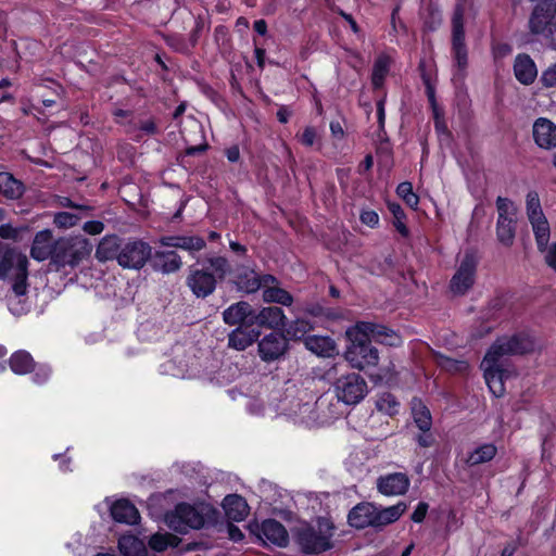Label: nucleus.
Returning <instances> with one entry per match:
<instances>
[{"label": "nucleus", "mask_w": 556, "mask_h": 556, "mask_svg": "<svg viewBox=\"0 0 556 556\" xmlns=\"http://www.w3.org/2000/svg\"><path fill=\"white\" fill-rule=\"evenodd\" d=\"M497 453V448L492 443H485L476 447L466 458L468 466H478L492 460Z\"/></svg>", "instance_id": "nucleus-34"}, {"label": "nucleus", "mask_w": 556, "mask_h": 556, "mask_svg": "<svg viewBox=\"0 0 556 556\" xmlns=\"http://www.w3.org/2000/svg\"><path fill=\"white\" fill-rule=\"evenodd\" d=\"M406 508L407 505L403 502H399L386 508H380L375 505L374 528H382L395 522L405 513Z\"/></svg>", "instance_id": "nucleus-28"}, {"label": "nucleus", "mask_w": 556, "mask_h": 556, "mask_svg": "<svg viewBox=\"0 0 556 556\" xmlns=\"http://www.w3.org/2000/svg\"><path fill=\"white\" fill-rule=\"evenodd\" d=\"M252 318L253 308L245 301L233 303L223 312V320L229 326L251 327L253 326V323H250Z\"/></svg>", "instance_id": "nucleus-19"}, {"label": "nucleus", "mask_w": 556, "mask_h": 556, "mask_svg": "<svg viewBox=\"0 0 556 556\" xmlns=\"http://www.w3.org/2000/svg\"><path fill=\"white\" fill-rule=\"evenodd\" d=\"M377 490L386 496H397L405 494L410 485V480L405 472H392L378 477Z\"/></svg>", "instance_id": "nucleus-13"}, {"label": "nucleus", "mask_w": 556, "mask_h": 556, "mask_svg": "<svg viewBox=\"0 0 556 556\" xmlns=\"http://www.w3.org/2000/svg\"><path fill=\"white\" fill-rule=\"evenodd\" d=\"M412 416L416 427L420 431L431 430L432 417L428 407L420 399L414 397L412 400Z\"/></svg>", "instance_id": "nucleus-32"}, {"label": "nucleus", "mask_w": 556, "mask_h": 556, "mask_svg": "<svg viewBox=\"0 0 556 556\" xmlns=\"http://www.w3.org/2000/svg\"><path fill=\"white\" fill-rule=\"evenodd\" d=\"M27 257L17 258V270L15 271L12 292L10 294L26 295L27 293Z\"/></svg>", "instance_id": "nucleus-36"}, {"label": "nucleus", "mask_w": 556, "mask_h": 556, "mask_svg": "<svg viewBox=\"0 0 556 556\" xmlns=\"http://www.w3.org/2000/svg\"><path fill=\"white\" fill-rule=\"evenodd\" d=\"M60 204L64 207L75 208L81 213H90L92 211V206L87 204H77L68 198H62Z\"/></svg>", "instance_id": "nucleus-57"}, {"label": "nucleus", "mask_w": 556, "mask_h": 556, "mask_svg": "<svg viewBox=\"0 0 556 556\" xmlns=\"http://www.w3.org/2000/svg\"><path fill=\"white\" fill-rule=\"evenodd\" d=\"M91 251V242L81 236L60 238L54 241L53 264L58 267H76Z\"/></svg>", "instance_id": "nucleus-5"}, {"label": "nucleus", "mask_w": 556, "mask_h": 556, "mask_svg": "<svg viewBox=\"0 0 556 556\" xmlns=\"http://www.w3.org/2000/svg\"><path fill=\"white\" fill-rule=\"evenodd\" d=\"M257 536L265 545L273 544L285 547L289 542V534L282 523L275 519H266L260 526Z\"/></svg>", "instance_id": "nucleus-14"}, {"label": "nucleus", "mask_w": 556, "mask_h": 556, "mask_svg": "<svg viewBox=\"0 0 556 556\" xmlns=\"http://www.w3.org/2000/svg\"><path fill=\"white\" fill-rule=\"evenodd\" d=\"M138 128L147 135H154L157 132V126L151 118L140 122Z\"/></svg>", "instance_id": "nucleus-62"}, {"label": "nucleus", "mask_w": 556, "mask_h": 556, "mask_svg": "<svg viewBox=\"0 0 556 556\" xmlns=\"http://www.w3.org/2000/svg\"><path fill=\"white\" fill-rule=\"evenodd\" d=\"M333 390L339 401L346 405H356L367 395L368 386L363 376L350 372L337 378Z\"/></svg>", "instance_id": "nucleus-7"}, {"label": "nucleus", "mask_w": 556, "mask_h": 556, "mask_svg": "<svg viewBox=\"0 0 556 556\" xmlns=\"http://www.w3.org/2000/svg\"><path fill=\"white\" fill-rule=\"evenodd\" d=\"M514 74L522 85H531L535 80L538 68L530 55L521 53L515 58Z\"/></svg>", "instance_id": "nucleus-25"}, {"label": "nucleus", "mask_w": 556, "mask_h": 556, "mask_svg": "<svg viewBox=\"0 0 556 556\" xmlns=\"http://www.w3.org/2000/svg\"><path fill=\"white\" fill-rule=\"evenodd\" d=\"M25 192L24 184L16 179L11 173H0V193L8 200H17Z\"/></svg>", "instance_id": "nucleus-31"}, {"label": "nucleus", "mask_w": 556, "mask_h": 556, "mask_svg": "<svg viewBox=\"0 0 556 556\" xmlns=\"http://www.w3.org/2000/svg\"><path fill=\"white\" fill-rule=\"evenodd\" d=\"M226 156L229 162L236 163L240 159V150L237 146H232L226 150Z\"/></svg>", "instance_id": "nucleus-64"}, {"label": "nucleus", "mask_w": 556, "mask_h": 556, "mask_svg": "<svg viewBox=\"0 0 556 556\" xmlns=\"http://www.w3.org/2000/svg\"><path fill=\"white\" fill-rule=\"evenodd\" d=\"M54 241L52 232L49 229L38 231L33 240L30 256L36 261H46L51 258L53 263Z\"/></svg>", "instance_id": "nucleus-21"}, {"label": "nucleus", "mask_w": 556, "mask_h": 556, "mask_svg": "<svg viewBox=\"0 0 556 556\" xmlns=\"http://www.w3.org/2000/svg\"><path fill=\"white\" fill-rule=\"evenodd\" d=\"M428 504L425 502H420L417 507L415 508L414 513L412 514L410 518L414 522H421L424 521L427 511H428Z\"/></svg>", "instance_id": "nucleus-58"}, {"label": "nucleus", "mask_w": 556, "mask_h": 556, "mask_svg": "<svg viewBox=\"0 0 556 556\" xmlns=\"http://www.w3.org/2000/svg\"><path fill=\"white\" fill-rule=\"evenodd\" d=\"M85 232L89 235H100L104 230V224L101 220H89L83 226Z\"/></svg>", "instance_id": "nucleus-54"}, {"label": "nucleus", "mask_w": 556, "mask_h": 556, "mask_svg": "<svg viewBox=\"0 0 556 556\" xmlns=\"http://www.w3.org/2000/svg\"><path fill=\"white\" fill-rule=\"evenodd\" d=\"M263 300L266 303H277L285 306H291L293 296L282 288L271 287L263 290Z\"/></svg>", "instance_id": "nucleus-40"}, {"label": "nucleus", "mask_w": 556, "mask_h": 556, "mask_svg": "<svg viewBox=\"0 0 556 556\" xmlns=\"http://www.w3.org/2000/svg\"><path fill=\"white\" fill-rule=\"evenodd\" d=\"M26 257L25 255L14 254L7 252L0 261V278H5L13 271V275L17 270V258Z\"/></svg>", "instance_id": "nucleus-47"}, {"label": "nucleus", "mask_w": 556, "mask_h": 556, "mask_svg": "<svg viewBox=\"0 0 556 556\" xmlns=\"http://www.w3.org/2000/svg\"><path fill=\"white\" fill-rule=\"evenodd\" d=\"M208 268L190 267L186 285L198 299H205L214 293L217 281H222L230 273V264L224 256H211L205 261Z\"/></svg>", "instance_id": "nucleus-2"}, {"label": "nucleus", "mask_w": 556, "mask_h": 556, "mask_svg": "<svg viewBox=\"0 0 556 556\" xmlns=\"http://www.w3.org/2000/svg\"><path fill=\"white\" fill-rule=\"evenodd\" d=\"M532 136L538 147L545 150L556 148V124L546 117H539L532 126Z\"/></svg>", "instance_id": "nucleus-16"}, {"label": "nucleus", "mask_w": 556, "mask_h": 556, "mask_svg": "<svg viewBox=\"0 0 556 556\" xmlns=\"http://www.w3.org/2000/svg\"><path fill=\"white\" fill-rule=\"evenodd\" d=\"M534 349V340L527 333L498 338L490 346L481 363V368L483 369L485 382L495 396L498 397L504 394V380L510 376V371L504 367L502 358L530 353Z\"/></svg>", "instance_id": "nucleus-1"}, {"label": "nucleus", "mask_w": 556, "mask_h": 556, "mask_svg": "<svg viewBox=\"0 0 556 556\" xmlns=\"http://www.w3.org/2000/svg\"><path fill=\"white\" fill-rule=\"evenodd\" d=\"M289 350V342L285 334L270 332L264 336L257 343V352L265 363L279 361Z\"/></svg>", "instance_id": "nucleus-12"}, {"label": "nucleus", "mask_w": 556, "mask_h": 556, "mask_svg": "<svg viewBox=\"0 0 556 556\" xmlns=\"http://www.w3.org/2000/svg\"><path fill=\"white\" fill-rule=\"evenodd\" d=\"M399 402L395 396L389 392H384L379 395L376 401V407L379 412L384 413L389 416H393L399 412Z\"/></svg>", "instance_id": "nucleus-42"}, {"label": "nucleus", "mask_w": 556, "mask_h": 556, "mask_svg": "<svg viewBox=\"0 0 556 556\" xmlns=\"http://www.w3.org/2000/svg\"><path fill=\"white\" fill-rule=\"evenodd\" d=\"M168 545V534L155 533L149 540V546L159 553L166 551Z\"/></svg>", "instance_id": "nucleus-50"}, {"label": "nucleus", "mask_w": 556, "mask_h": 556, "mask_svg": "<svg viewBox=\"0 0 556 556\" xmlns=\"http://www.w3.org/2000/svg\"><path fill=\"white\" fill-rule=\"evenodd\" d=\"M334 532L336 527L329 518L318 517L314 525L305 523L299 527L294 533V541L303 554L319 555L333 547Z\"/></svg>", "instance_id": "nucleus-3"}, {"label": "nucleus", "mask_w": 556, "mask_h": 556, "mask_svg": "<svg viewBox=\"0 0 556 556\" xmlns=\"http://www.w3.org/2000/svg\"><path fill=\"white\" fill-rule=\"evenodd\" d=\"M517 219H497L496 223V237L497 240L505 247H510L514 243L516 236Z\"/></svg>", "instance_id": "nucleus-38"}, {"label": "nucleus", "mask_w": 556, "mask_h": 556, "mask_svg": "<svg viewBox=\"0 0 556 556\" xmlns=\"http://www.w3.org/2000/svg\"><path fill=\"white\" fill-rule=\"evenodd\" d=\"M374 504L367 502L359 503L350 510L348 515V522L355 529H365L367 527L374 528Z\"/></svg>", "instance_id": "nucleus-23"}, {"label": "nucleus", "mask_w": 556, "mask_h": 556, "mask_svg": "<svg viewBox=\"0 0 556 556\" xmlns=\"http://www.w3.org/2000/svg\"><path fill=\"white\" fill-rule=\"evenodd\" d=\"M118 548L123 556H137L146 553V544L135 535H123L118 540Z\"/></svg>", "instance_id": "nucleus-37"}, {"label": "nucleus", "mask_w": 556, "mask_h": 556, "mask_svg": "<svg viewBox=\"0 0 556 556\" xmlns=\"http://www.w3.org/2000/svg\"><path fill=\"white\" fill-rule=\"evenodd\" d=\"M111 516L116 522L135 525L140 519L136 506L128 500H118L111 506Z\"/></svg>", "instance_id": "nucleus-27"}, {"label": "nucleus", "mask_w": 556, "mask_h": 556, "mask_svg": "<svg viewBox=\"0 0 556 556\" xmlns=\"http://www.w3.org/2000/svg\"><path fill=\"white\" fill-rule=\"evenodd\" d=\"M496 208L498 213L497 219H517V207L508 198L497 197Z\"/></svg>", "instance_id": "nucleus-44"}, {"label": "nucleus", "mask_w": 556, "mask_h": 556, "mask_svg": "<svg viewBox=\"0 0 556 556\" xmlns=\"http://www.w3.org/2000/svg\"><path fill=\"white\" fill-rule=\"evenodd\" d=\"M465 5L457 2L451 18L452 25V56L456 68L453 79L462 80L465 77V71L468 65V50L465 42L464 28Z\"/></svg>", "instance_id": "nucleus-4"}, {"label": "nucleus", "mask_w": 556, "mask_h": 556, "mask_svg": "<svg viewBox=\"0 0 556 556\" xmlns=\"http://www.w3.org/2000/svg\"><path fill=\"white\" fill-rule=\"evenodd\" d=\"M90 215V213H71V212H59L53 217V223L59 228H70L75 226L81 218Z\"/></svg>", "instance_id": "nucleus-41"}, {"label": "nucleus", "mask_w": 556, "mask_h": 556, "mask_svg": "<svg viewBox=\"0 0 556 556\" xmlns=\"http://www.w3.org/2000/svg\"><path fill=\"white\" fill-rule=\"evenodd\" d=\"M415 440L417 441L418 445L421 447H430L435 442V438L430 430L420 431V433H418L415 437Z\"/></svg>", "instance_id": "nucleus-53"}, {"label": "nucleus", "mask_w": 556, "mask_h": 556, "mask_svg": "<svg viewBox=\"0 0 556 556\" xmlns=\"http://www.w3.org/2000/svg\"><path fill=\"white\" fill-rule=\"evenodd\" d=\"M315 140H316V130L311 126L305 127V129L303 130V132L300 137L301 143L305 147H312L315 143Z\"/></svg>", "instance_id": "nucleus-55"}, {"label": "nucleus", "mask_w": 556, "mask_h": 556, "mask_svg": "<svg viewBox=\"0 0 556 556\" xmlns=\"http://www.w3.org/2000/svg\"><path fill=\"white\" fill-rule=\"evenodd\" d=\"M361 220L369 227H376L379 224V215L375 211H363Z\"/></svg>", "instance_id": "nucleus-56"}, {"label": "nucleus", "mask_w": 556, "mask_h": 556, "mask_svg": "<svg viewBox=\"0 0 556 556\" xmlns=\"http://www.w3.org/2000/svg\"><path fill=\"white\" fill-rule=\"evenodd\" d=\"M437 363L441 368L452 372H463L468 368L467 362L453 359L441 354L437 355Z\"/></svg>", "instance_id": "nucleus-48"}, {"label": "nucleus", "mask_w": 556, "mask_h": 556, "mask_svg": "<svg viewBox=\"0 0 556 556\" xmlns=\"http://www.w3.org/2000/svg\"><path fill=\"white\" fill-rule=\"evenodd\" d=\"M257 281L260 282V289L277 287L276 285L278 283L277 278L270 274L258 275Z\"/></svg>", "instance_id": "nucleus-61"}, {"label": "nucleus", "mask_w": 556, "mask_h": 556, "mask_svg": "<svg viewBox=\"0 0 556 556\" xmlns=\"http://www.w3.org/2000/svg\"><path fill=\"white\" fill-rule=\"evenodd\" d=\"M388 208L395 219H405L406 215L399 203H389Z\"/></svg>", "instance_id": "nucleus-63"}, {"label": "nucleus", "mask_w": 556, "mask_h": 556, "mask_svg": "<svg viewBox=\"0 0 556 556\" xmlns=\"http://www.w3.org/2000/svg\"><path fill=\"white\" fill-rule=\"evenodd\" d=\"M541 80L545 87H556V63L542 73Z\"/></svg>", "instance_id": "nucleus-52"}, {"label": "nucleus", "mask_w": 556, "mask_h": 556, "mask_svg": "<svg viewBox=\"0 0 556 556\" xmlns=\"http://www.w3.org/2000/svg\"><path fill=\"white\" fill-rule=\"evenodd\" d=\"M389 71L388 60L384 58H379L374 65L371 81L375 88H379Z\"/></svg>", "instance_id": "nucleus-49"}, {"label": "nucleus", "mask_w": 556, "mask_h": 556, "mask_svg": "<svg viewBox=\"0 0 556 556\" xmlns=\"http://www.w3.org/2000/svg\"><path fill=\"white\" fill-rule=\"evenodd\" d=\"M117 264L125 269H141L151 257V247L139 239L123 241Z\"/></svg>", "instance_id": "nucleus-9"}, {"label": "nucleus", "mask_w": 556, "mask_h": 556, "mask_svg": "<svg viewBox=\"0 0 556 556\" xmlns=\"http://www.w3.org/2000/svg\"><path fill=\"white\" fill-rule=\"evenodd\" d=\"M526 210L528 219L540 218L545 216L536 191H529L526 199Z\"/></svg>", "instance_id": "nucleus-45"}, {"label": "nucleus", "mask_w": 556, "mask_h": 556, "mask_svg": "<svg viewBox=\"0 0 556 556\" xmlns=\"http://www.w3.org/2000/svg\"><path fill=\"white\" fill-rule=\"evenodd\" d=\"M226 516L233 521L243 520L249 514L247 501L238 494H229L223 501Z\"/></svg>", "instance_id": "nucleus-29"}, {"label": "nucleus", "mask_w": 556, "mask_h": 556, "mask_svg": "<svg viewBox=\"0 0 556 556\" xmlns=\"http://www.w3.org/2000/svg\"><path fill=\"white\" fill-rule=\"evenodd\" d=\"M166 521L174 531L185 534L189 529H201L205 523V518L197 507L180 503L173 513L166 516Z\"/></svg>", "instance_id": "nucleus-8"}, {"label": "nucleus", "mask_w": 556, "mask_h": 556, "mask_svg": "<svg viewBox=\"0 0 556 556\" xmlns=\"http://www.w3.org/2000/svg\"><path fill=\"white\" fill-rule=\"evenodd\" d=\"M477 261L473 254L466 253L451 279L450 288L454 294H465L473 285Z\"/></svg>", "instance_id": "nucleus-11"}, {"label": "nucleus", "mask_w": 556, "mask_h": 556, "mask_svg": "<svg viewBox=\"0 0 556 556\" xmlns=\"http://www.w3.org/2000/svg\"><path fill=\"white\" fill-rule=\"evenodd\" d=\"M313 328L311 320L305 318H296L289 324L286 323V327H283L286 337H289L292 340H300L304 338L307 332L313 330Z\"/></svg>", "instance_id": "nucleus-39"}, {"label": "nucleus", "mask_w": 556, "mask_h": 556, "mask_svg": "<svg viewBox=\"0 0 556 556\" xmlns=\"http://www.w3.org/2000/svg\"><path fill=\"white\" fill-rule=\"evenodd\" d=\"M9 365L16 375H26L35 369L33 356L24 350L14 352L9 359Z\"/></svg>", "instance_id": "nucleus-33"}, {"label": "nucleus", "mask_w": 556, "mask_h": 556, "mask_svg": "<svg viewBox=\"0 0 556 556\" xmlns=\"http://www.w3.org/2000/svg\"><path fill=\"white\" fill-rule=\"evenodd\" d=\"M287 317L282 308L278 306L263 307L258 313L253 311V318L250 323L256 324L260 327L277 330L286 327Z\"/></svg>", "instance_id": "nucleus-20"}, {"label": "nucleus", "mask_w": 556, "mask_h": 556, "mask_svg": "<svg viewBox=\"0 0 556 556\" xmlns=\"http://www.w3.org/2000/svg\"><path fill=\"white\" fill-rule=\"evenodd\" d=\"M258 274L252 266L238 265L235 274V285L238 291L244 293H254L260 290V282L257 281Z\"/></svg>", "instance_id": "nucleus-24"}, {"label": "nucleus", "mask_w": 556, "mask_h": 556, "mask_svg": "<svg viewBox=\"0 0 556 556\" xmlns=\"http://www.w3.org/2000/svg\"><path fill=\"white\" fill-rule=\"evenodd\" d=\"M237 327L228 334V346L237 351H244L260 337V330Z\"/></svg>", "instance_id": "nucleus-26"}, {"label": "nucleus", "mask_w": 556, "mask_h": 556, "mask_svg": "<svg viewBox=\"0 0 556 556\" xmlns=\"http://www.w3.org/2000/svg\"><path fill=\"white\" fill-rule=\"evenodd\" d=\"M9 311L15 316H22L29 312L30 305L26 295L8 294Z\"/></svg>", "instance_id": "nucleus-43"}, {"label": "nucleus", "mask_w": 556, "mask_h": 556, "mask_svg": "<svg viewBox=\"0 0 556 556\" xmlns=\"http://www.w3.org/2000/svg\"><path fill=\"white\" fill-rule=\"evenodd\" d=\"M149 261L155 271L165 275L177 273L182 267V260L174 250L151 252Z\"/></svg>", "instance_id": "nucleus-18"}, {"label": "nucleus", "mask_w": 556, "mask_h": 556, "mask_svg": "<svg viewBox=\"0 0 556 556\" xmlns=\"http://www.w3.org/2000/svg\"><path fill=\"white\" fill-rule=\"evenodd\" d=\"M124 239L116 235H106L104 236L97 249H96V258L101 262L108 261H116L118 262L119 251L122 249Z\"/></svg>", "instance_id": "nucleus-22"}, {"label": "nucleus", "mask_w": 556, "mask_h": 556, "mask_svg": "<svg viewBox=\"0 0 556 556\" xmlns=\"http://www.w3.org/2000/svg\"><path fill=\"white\" fill-rule=\"evenodd\" d=\"M545 262L556 271V242L545 249Z\"/></svg>", "instance_id": "nucleus-59"}, {"label": "nucleus", "mask_w": 556, "mask_h": 556, "mask_svg": "<svg viewBox=\"0 0 556 556\" xmlns=\"http://www.w3.org/2000/svg\"><path fill=\"white\" fill-rule=\"evenodd\" d=\"M535 237V242L539 251L543 252L548 244L551 228L545 216L533 218L529 220Z\"/></svg>", "instance_id": "nucleus-35"}, {"label": "nucleus", "mask_w": 556, "mask_h": 556, "mask_svg": "<svg viewBox=\"0 0 556 556\" xmlns=\"http://www.w3.org/2000/svg\"><path fill=\"white\" fill-rule=\"evenodd\" d=\"M354 330L359 331L365 338L371 342V340L379 341L383 344L395 345L399 337L393 330L388 327L369 321H359L354 327Z\"/></svg>", "instance_id": "nucleus-17"}, {"label": "nucleus", "mask_w": 556, "mask_h": 556, "mask_svg": "<svg viewBox=\"0 0 556 556\" xmlns=\"http://www.w3.org/2000/svg\"><path fill=\"white\" fill-rule=\"evenodd\" d=\"M346 337L350 344L345 351V359L353 368L364 369L378 363V350L371 345L368 338L353 328L346 330Z\"/></svg>", "instance_id": "nucleus-6"}, {"label": "nucleus", "mask_w": 556, "mask_h": 556, "mask_svg": "<svg viewBox=\"0 0 556 556\" xmlns=\"http://www.w3.org/2000/svg\"><path fill=\"white\" fill-rule=\"evenodd\" d=\"M157 243L162 247L175 248L187 251L190 254L200 252L206 247L205 240L195 235H169L159 238Z\"/></svg>", "instance_id": "nucleus-15"}, {"label": "nucleus", "mask_w": 556, "mask_h": 556, "mask_svg": "<svg viewBox=\"0 0 556 556\" xmlns=\"http://www.w3.org/2000/svg\"><path fill=\"white\" fill-rule=\"evenodd\" d=\"M304 345L314 354L330 357L336 352L334 341L327 336H308L304 339Z\"/></svg>", "instance_id": "nucleus-30"}, {"label": "nucleus", "mask_w": 556, "mask_h": 556, "mask_svg": "<svg viewBox=\"0 0 556 556\" xmlns=\"http://www.w3.org/2000/svg\"><path fill=\"white\" fill-rule=\"evenodd\" d=\"M426 94L428 97V100H429V103L432 108V111H433V114H434V117L438 118V115H439V109H438V103H437V99H435V89H434V86L433 85H429L427 88H426Z\"/></svg>", "instance_id": "nucleus-60"}, {"label": "nucleus", "mask_w": 556, "mask_h": 556, "mask_svg": "<svg viewBox=\"0 0 556 556\" xmlns=\"http://www.w3.org/2000/svg\"><path fill=\"white\" fill-rule=\"evenodd\" d=\"M555 21L556 0H540L529 15V33L533 36L545 37Z\"/></svg>", "instance_id": "nucleus-10"}, {"label": "nucleus", "mask_w": 556, "mask_h": 556, "mask_svg": "<svg viewBox=\"0 0 556 556\" xmlns=\"http://www.w3.org/2000/svg\"><path fill=\"white\" fill-rule=\"evenodd\" d=\"M396 193L409 207L416 208L418 206L419 198L413 191V185L409 181L401 182L396 188Z\"/></svg>", "instance_id": "nucleus-46"}, {"label": "nucleus", "mask_w": 556, "mask_h": 556, "mask_svg": "<svg viewBox=\"0 0 556 556\" xmlns=\"http://www.w3.org/2000/svg\"><path fill=\"white\" fill-rule=\"evenodd\" d=\"M33 381L37 384L46 383L51 376V368L47 365H35Z\"/></svg>", "instance_id": "nucleus-51"}]
</instances>
